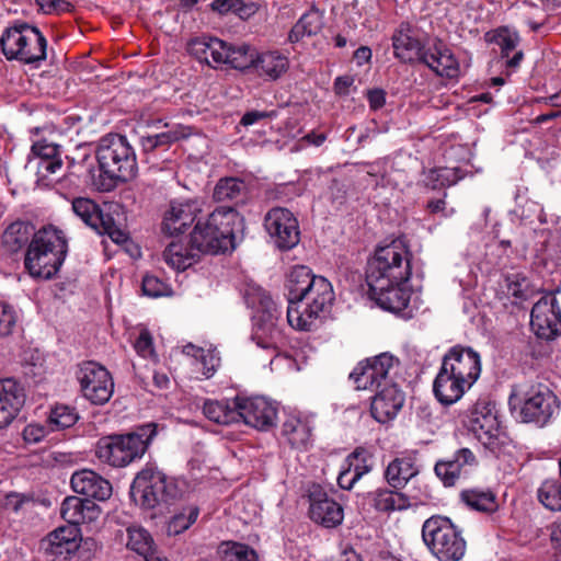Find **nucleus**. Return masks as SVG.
Instances as JSON below:
<instances>
[{
	"mask_svg": "<svg viewBox=\"0 0 561 561\" xmlns=\"http://www.w3.org/2000/svg\"><path fill=\"white\" fill-rule=\"evenodd\" d=\"M244 219L233 207L216 208L208 218L198 221L191 233L193 248L198 252L217 254L233 250L243 239Z\"/></svg>",
	"mask_w": 561,
	"mask_h": 561,
	"instance_id": "1",
	"label": "nucleus"
},
{
	"mask_svg": "<svg viewBox=\"0 0 561 561\" xmlns=\"http://www.w3.org/2000/svg\"><path fill=\"white\" fill-rule=\"evenodd\" d=\"M96 159L100 165L98 178L92 184L100 192H110L118 183L127 182L137 173L136 154L125 136L107 135L100 140Z\"/></svg>",
	"mask_w": 561,
	"mask_h": 561,
	"instance_id": "2",
	"label": "nucleus"
},
{
	"mask_svg": "<svg viewBox=\"0 0 561 561\" xmlns=\"http://www.w3.org/2000/svg\"><path fill=\"white\" fill-rule=\"evenodd\" d=\"M411 256L402 239L379 245L367 264L368 287L381 290L391 284H405L411 276Z\"/></svg>",
	"mask_w": 561,
	"mask_h": 561,
	"instance_id": "3",
	"label": "nucleus"
},
{
	"mask_svg": "<svg viewBox=\"0 0 561 561\" xmlns=\"http://www.w3.org/2000/svg\"><path fill=\"white\" fill-rule=\"evenodd\" d=\"M67 241L54 227L37 231L27 247L24 265L32 277L49 279L56 275L67 254Z\"/></svg>",
	"mask_w": 561,
	"mask_h": 561,
	"instance_id": "4",
	"label": "nucleus"
},
{
	"mask_svg": "<svg viewBox=\"0 0 561 561\" xmlns=\"http://www.w3.org/2000/svg\"><path fill=\"white\" fill-rule=\"evenodd\" d=\"M157 435V424L147 423L127 434L101 437L95 446L96 457L113 467H125L141 458Z\"/></svg>",
	"mask_w": 561,
	"mask_h": 561,
	"instance_id": "5",
	"label": "nucleus"
},
{
	"mask_svg": "<svg viewBox=\"0 0 561 561\" xmlns=\"http://www.w3.org/2000/svg\"><path fill=\"white\" fill-rule=\"evenodd\" d=\"M0 47L8 60L32 65L46 59L45 36L26 22L16 21L7 27L0 37Z\"/></svg>",
	"mask_w": 561,
	"mask_h": 561,
	"instance_id": "6",
	"label": "nucleus"
},
{
	"mask_svg": "<svg viewBox=\"0 0 561 561\" xmlns=\"http://www.w3.org/2000/svg\"><path fill=\"white\" fill-rule=\"evenodd\" d=\"M308 286L309 288L304 296V302L287 307L288 324L300 331L311 330L319 314L334 300L332 285L327 278L318 276Z\"/></svg>",
	"mask_w": 561,
	"mask_h": 561,
	"instance_id": "7",
	"label": "nucleus"
},
{
	"mask_svg": "<svg viewBox=\"0 0 561 561\" xmlns=\"http://www.w3.org/2000/svg\"><path fill=\"white\" fill-rule=\"evenodd\" d=\"M422 537L439 561H459L466 552V541L448 518L433 516L425 520Z\"/></svg>",
	"mask_w": 561,
	"mask_h": 561,
	"instance_id": "8",
	"label": "nucleus"
},
{
	"mask_svg": "<svg viewBox=\"0 0 561 561\" xmlns=\"http://www.w3.org/2000/svg\"><path fill=\"white\" fill-rule=\"evenodd\" d=\"M92 540H85L82 545L81 530L76 525L60 526L50 531L41 540V550L51 561H70L77 558L79 561H90Z\"/></svg>",
	"mask_w": 561,
	"mask_h": 561,
	"instance_id": "9",
	"label": "nucleus"
},
{
	"mask_svg": "<svg viewBox=\"0 0 561 561\" xmlns=\"http://www.w3.org/2000/svg\"><path fill=\"white\" fill-rule=\"evenodd\" d=\"M520 394L519 417L524 423L542 427L558 413V398L546 385H529Z\"/></svg>",
	"mask_w": 561,
	"mask_h": 561,
	"instance_id": "10",
	"label": "nucleus"
},
{
	"mask_svg": "<svg viewBox=\"0 0 561 561\" xmlns=\"http://www.w3.org/2000/svg\"><path fill=\"white\" fill-rule=\"evenodd\" d=\"M280 311L270 295H260V306L253 318L252 339L262 348H276L283 340V332L279 325Z\"/></svg>",
	"mask_w": 561,
	"mask_h": 561,
	"instance_id": "11",
	"label": "nucleus"
},
{
	"mask_svg": "<svg viewBox=\"0 0 561 561\" xmlns=\"http://www.w3.org/2000/svg\"><path fill=\"white\" fill-rule=\"evenodd\" d=\"M77 379L83 396L93 404L106 403L114 391V382L107 369L95 362L79 365Z\"/></svg>",
	"mask_w": 561,
	"mask_h": 561,
	"instance_id": "12",
	"label": "nucleus"
},
{
	"mask_svg": "<svg viewBox=\"0 0 561 561\" xmlns=\"http://www.w3.org/2000/svg\"><path fill=\"white\" fill-rule=\"evenodd\" d=\"M73 213L90 228L100 234H107L115 243L127 240V233L110 213H104L98 204L85 197H77L72 201Z\"/></svg>",
	"mask_w": 561,
	"mask_h": 561,
	"instance_id": "13",
	"label": "nucleus"
},
{
	"mask_svg": "<svg viewBox=\"0 0 561 561\" xmlns=\"http://www.w3.org/2000/svg\"><path fill=\"white\" fill-rule=\"evenodd\" d=\"M494 408L486 398H479L461 413L462 423L484 445L490 444L499 434L500 424Z\"/></svg>",
	"mask_w": 561,
	"mask_h": 561,
	"instance_id": "14",
	"label": "nucleus"
},
{
	"mask_svg": "<svg viewBox=\"0 0 561 561\" xmlns=\"http://www.w3.org/2000/svg\"><path fill=\"white\" fill-rule=\"evenodd\" d=\"M393 363L392 355L382 353L359 363L351 373L350 378L354 380L357 389L378 390L385 386L394 385L389 378Z\"/></svg>",
	"mask_w": 561,
	"mask_h": 561,
	"instance_id": "15",
	"label": "nucleus"
},
{
	"mask_svg": "<svg viewBox=\"0 0 561 561\" xmlns=\"http://www.w3.org/2000/svg\"><path fill=\"white\" fill-rule=\"evenodd\" d=\"M264 227L280 250H290L300 240L298 220L287 208L274 207L264 218Z\"/></svg>",
	"mask_w": 561,
	"mask_h": 561,
	"instance_id": "16",
	"label": "nucleus"
},
{
	"mask_svg": "<svg viewBox=\"0 0 561 561\" xmlns=\"http://www.w3.org/2000/svg\"><path fill=\"white\" fill-rule=\"evenodd\" d=\"M530 327L543 340H552L561 334V309L554 295L543 296L533 306Z\"/></svg>",
	"mask_w": 561,
	"mask_h": 561,
	"instance_id": "17",
	"label": "nucleus"
},
{
	"mask_svg": "<svg viewBox=\"0 0 561 561\" xmlns=\"http://www.w3.org/2000/svg\"><path fill=\"white\" fill-rule=\"evenodd\" d=\"M440 367L472 387L481 374V358L471 347L456 345L444 355Z\"/></svg>",
	"mask_w": 561,
	"mask_h": 561,
	"instance_id": "18",
	"label": "nucleus"
},
{
	"mask_svg": "<svg viewBox=\"0 0 561 561\" xmlns=\"http://www.w3.org/2000/svg\"><path fill=\"white\" fill-rule=\"evenodd\" d=\"M238 422L260 431H267L275 424L277 407L264 397L236 398Z\"/></svg>",
	"mask_w": 561,
	"mask_h": 561,
	"instance_id": "19",
	"label": "nucleus"
},
{
	"mask_svg": "<svg viewBox=\"0 0 561 561\" xmlns=\"http://www.w3.org/2000/svg\"><path fill=\"white\" fill-rule=\"evenodd\" d=\"M26 168L36 172L39 180H47L50 175L60 174L62 160L60 147L55 142L43 139L32 145Z\"/></svg>",
	"mask_w": 561,
	"mask_h": 561,
	"instance_id": "20",
	"label": "nucleus"
},
{
	"mask_svg": "<svg viewBox=\"0 0 561 561\" xmlns=\"http://www.w3.org/2000/svg\"><path fill=\"white\" fill-rule=\"evenodd\" d=\"M370 297L376 300L382 309L411 318L413 310L410 307L411 291L404 284H391L381 290L369 287Z\"/></svg>",
	"mask_w": 561,
	"mask_h": 561,
	"instance_id": "21",
	"label": "nucleus"
},
{
	"mask_svg": "<svg viewBox=\"0 0 561 561\" xmlns=\"http://www.w3.org/2000/svg\"><path fill=\"white\" fill-rule=\"evenodd\" d=\"M404 403V394L397 385L385 386L376 390L371 400V416L379 423H387L396 417Z\"/></svg>",
	"mask_w": 561,
	"mask_h": 561,
	"instance_id": "22",
	"label": "nucleus"
},
{
	"mask_svg": "<svg viewBox=\"0 0 561 561\" xmlns=\"http://www.w3.org/2000/svg\"><path fill=\"white\" fill-rule=\"evenodd\" d=\"M309 516L310 518L327 528H333L343 520L342 506L332 499L328 497V493H309Z\"/></svg>",
	"mask_w": 561,
	"mask_h": 561,
	"instance_id": "23",
	"label": "nucleus"
},
{
	"mask_svg": "<svg viewBox=\"0 0 561 561\" xmlns=\"http://www.w3.org/2000/svg\"><path fill=\"white\" fill-rule=\"evenodd\" d=\"M25 402L23 388L13 379L0 381V430L7 428Z\"/></svg>",
	"mask_w": 561,
	"mask_h": 561,
	"instance_id": "24",
	"label": "nucleus"
},
{
	"mask_svg": "<svg viewBox=\"0 0 561 561\" xmlns=\"http://www.w3.org/2000/svg\"><path fill=\"white\" fill-rule=\"evenodd\" d=\"M226 42L211 36H199L192 38L187 43V51L199 62H204L213 68L222 65L224 53H226Z\"/></svg>",
	"mask_w": 561,
	"mask_h": 561,
	"instance_id": "25",
	"label": "nucleus"
},
{
	"mask_svg": "<svg viewBox=\"0 0 561 561\" xmlns=\"http://www.w3.org/2000/svg\"><path fill=\"white\" fill-rule=\"evenodd\" d=\"M476 463L477 459L473 453L469 448H460L455 453L453 459L437 461L434 471L445 488H451L461 476L465 466Z\"/></svg>",
	"mask_w": 561,
	"mask_h": 561,
	"instance_id": "26",
	"label": "nucleus"
},
{
	"mask_svg": "<svg viewBox=\"0 0 561 561\" xmlns=\"http://www.w3.org/2000/svg\"><path fill=\"white\" fill-rule=\"evenodd\" d=\"M484 39L489 44H495L501 49V57L506 59V67L515 69L518 68L524 59L523 50H516L514 56L510 58V54L516 49L520 42L517 32L511 31L508 27H499L496 30L486 32Z\"/></svg>",
	"mask_w": 561,
	"mask_h": 561,
	"instance_id": "27",
	"label": "nucleus"
},
{
	"mask_svg": "<svg viewBox=\"0 0 561 561\" xmlns=\"http://www.w3.org/2000/svg\"><path fill=\"white\" fill-rule=\"evenodd\" d=\"M458 377L451 376L448 368L440 367L433 383V392L436 399L444 405H451L459 401L466 390L470 389Z\"/></svg>",
	"mask_w": 561,
	"mask_h": 561,
	"instance_id": "28",
	"label": "nucleus"
},
{
	"mask_svg": "<svg viewBox=\"0 0 561 561\" xmlns=\"http://www.w3.org/2000/svg\"><path fill=\"white\" fill-rule=\"evenodd\" d=\"M35 226L27 220L11 222L1 236V248L5 253L14 254L30 245L36 238Z\"/></svg>",
	"mask_w": 561,
	"mask_h": 561,
	"instance_id": "29",
	"label": "nucleus"
},
{
	"mask_svg": "<svg viewBox=\"0 0 561 561\" xmlns=\"http://www.w3.org/2000/svg\"><path fill=\"white\" fill-rule=\"evenodd\" d=\"M196 211L197 207L195 203L172 202L162 221L163 232L169 236L182 233L187 227H190L194 222Z\"/></svg>",
	"mask_w": 561,
	"mask_h": 561,
	"instance_id": "30",
	"label": "nucleus"
},
{
	"mask_svg": "<svg viewBox=\"0 0 561 561\" xmlns=\"http://www.w3.org/2000/svg\"><path fill=\"white\" fill-rule=\"evenodd\" d=\"M422 62L442 77L451 78L458 71L455 57L440 41L426 49Z\"/></svg>",
	"mask_w": 561,
	"mask_h": 561,
	"instance_id": "31",
	"label": "nucleus"
},
{
	"mask_svg": "<svg viewBox=\"0 0 561 561\" xmlns=\"http://www.w3.org/2000/svg\"><path fill=\"white\" fill-rule=\"evenodd\" d=\"M317 277L307 266H294L288 273L286 280L288 306L304 302V296L309 288L308 284L313 283Z\"/></svg>",
	"mask_w": 561,
	"mask_h": 561,
	"instance_id": "32",
	"label": "nucleus"
},
{
	"mask_svg": "<svg viewBox=\"0 0 561 561\" xmlns=\"http://www.w3.org/2000/svg\"><path fill=\"white\" fill-rule=\"evenodd\" d=\"M393 53L403 62L423 61L426 53L420 41L410 36L403 30L397 31L392 36Z\"/></svg>",
	"mask_w": 561,
	"mask_h": 561,
	"instance_id": "33",
	"label": "nucleus"
},
{
	"mask_svg": "<svg viewBox=\"0 0 561 561\" xmlns=\"http://www.w3.org/2000/svg\"><path fill=\"white\" fill-rule=\"evenodd\" d=\"M127 533V547L144 557L145 561H169L157 551L153 539L146 529L129 527Z\"/></svg>",
	"mask_w": 561,
	"mask_h": 561,
	"instance_id": "34",
	"label": "nucleus"
},
{
	"mask_svg": "<svg viewBox=\"0 0 561 561\" xmlns=\"http://www.w3.org/2000/svg\"><path fill=\"white\" fill-rule=\"evenodd\" d=\"M312 428L308 421L289 416L282 425V436L294 448L306 449L311 443Z\"/></svg>",
	"mask_w": 561,
	"mask_h": 561,
	"instance_id": "35",
	"label": "nucleus"
},
{
	"mask_svg": "<svg viewBox=\"0 0 561 561\" xmlns=\"http://www.w3.org/2000/svg\"><path fill=\"white\" fill-rule=\"evenodd\" d=\"M190 244L191 247L187 248L181 242H171L163 251L165 263L178 271H184L192 266L198 261L201 252L193 248L191 241Z\"/></svg>",
	"mask_w": 561,
	"mask_h": 561,
	"instance_id": "36",
	"label": "nucleus"
},
{
	"mask_svg": "<svg viewBox=\"0 0 561 561\" xmlns=\"http://www.w3.org/2000/svg\"><path fill=\"white\" fill-rule=\"evenodd\" d=\"M226 53H224L222 65H228L233 69L247 71L253 68L256 60V49L249 44L232 45L226 42Z\"/></svg>",
	"mask_w": 561,
	"mask_h": 561,
	"instance_id": "37",
	"label": "nucleus"
},
{
	"mask_svg": "<svg viewBox=\"0 0 561 561\" xmlns=\"http://www.w3.org/2000/svg\"><path fill=\"white\" fill-rule=\"evenodd\" d=\"M167 476L152 465H147L135 477L130 491H168Z\"/></svg>",
	"mask_w": 561,
	"mask_h": 561,
	"instance_id": "38",
	"label": "nucleus"
},
{
	"mask_svg": "<svg viewBox=\"0 0 561 561\" xmlns=\"http://www.w3.org/2000/svg\"><path fill=\"white\" fill-rule=\"evenodd\" d=\"M260 76H266L272 80L278 79L288 69V59L277 51H267L259 55L253 66Z\"/></svg>",
	"mask_w": 561,
	"mask_h": 561,
	"instance_id": "39",
	"label": "nucleus"
},
{
	"mask_svg": "<svg viewBox=\"0 0 561 561\" xmlns=\"http://www.w3.org/2000/svg\"><path fill=\"white\" fill-rule=\"evenodd\" d=\"M323 27V16L319 10L311 9L304 13L289 32L291 43L299 42L304 36L317 35Z\"/></svg>",
	"mask_w": 561,
	"mask_h": 561,
	"instance_id": "40",
	"label": "nucleus"
},
{
	"mask_svg": "<svg viewBox=\"0 0 561 561\" xmlns=\"http://www.w3.org/2000/svg\"><path fill=\"white\" fill-rule=\"evenodd\" d=\"M188 136L187 128L182 125H175L167 131L154 135L142 136L140 146L145 152H151L159 148H168L172 144Z\"/></svg>",
	"mask_w": 561,
	"mask_h": 561,
	"instance_id": "41",
	"label": "nucleus"
},
{
	"mask_svg": "<svg viewBox=\"0 0 561 561\" xmlns=\"http://www.w3.org/2000/svg\"><path fill=\"white\" fill-rule=\"evenodd\" d=\"M461 499L470 508L492 514L505 502L506 493H461Z\"/></svg>",
	"mask_w": 561,
	"mask_h": 561,
	"instance_id": "42",
	"label": "nucleus"
},
{
	"mask_svg": "<svg viewBox=\"0 0 561 561\" xmlns=\"http://www.w3.org/2000/svg\"><path fill=\"white\" fill-rule=\"evenodd\" d=\"M416 473L417 470L409 459H394L388 465L385 477L390 486L401 489L404 488Z\"/></svg>",
	"mask_w": 561,
	"mask_h": 561,
	"instance_id": "43",
	"label": "nucleus"
},
{
	"mask_svg": "<svg viewBox=\"0 0 561 561\" xmlns=\"http://www.w3.org/2000/svg\"><path fill=\"white\" fill-rule=\"evenodd\" d=\"M461 178L458 169L437 168L424 171L421 183L426 188L439 190L455 185Z\"/></svg>",
	"mask_w": 561,
	"mask_h": 561,
	"instance_id": "44",
	"label": "nucleus"
},
{
	"mask_svg": "<svg viewBox=\"0 0 561 561\" xmlns=\"http://www.w3.org/2000/svg\"><path fill=\"white\" fill-rule=\"evenodd\" d=\"M70 484L72 491H112V484L107 480L88 469L75 472Z\"/></svg>",
	"mask_w": 561,
	"mask_h": 561,
	"instance_id": "45",
	"label": "nucleus"
},
{
	"mask_svg": "<svg viewBox=\"0 0 561 561\" xmlns=\"http://www.w3.org/2000/svg\"><path fill=\"white\" fill-rule=\"evenodd\" d=\"M247 195V185L238 178H222L214 188V198L217 202L239 201Z\"/></svg>",
	"mask_w": 561,
	"mask_h": 561,
	"instance_id": "46",
	"label": "nucleus"
},
{
	"mask_svg": "<svg viewBox=\"0 0 561 561\" xmlns=\"http://www.w3.org/2000/svg\"><path fill=\"white\" fill-rule=\"evenodd\" d=\"M417 502L405 493H376L374 506L377 511L391 513L416 506Z\"/></svg>",
	"mask_w": 561,
	"mask_h": 561,
	"instance_id": "47",
	"label": "nucleus"
},
{
	"mask_svg": "<svg viewBox=\"0 0 561 561\" xmlns=\"http://www.w3.org/2000/svg\"><path fill=\"white\" fill-rule=\"evenodd\" d=\"M203 412L208 420L218 424L229 425L238 422L236 400L233 401V407L225 402L206 401L203 407Z\"/></svg>",
	"mask_w": 561,
	"mask_h": 561,
	"instance_id": "48",
	"label": "nucleus"
},
{
	"mask_svg": "<svg viewBox=\"0 0 561 561\" xmlns=\"http://www.w3.org/2000/svg\"><path fill=\"white\" fill-rule=\"evenodd\" d=\"M199 507L197 505H187L181 512L171 517L167 525L169 536H176L187 530L197 519Z\"/></svg>",
	"mask_w": 561,
	"mask_h": 561,
	"instance_id": "49",
	"label": "nucleus"
},
{
	"mask_svg": "<svg viewBox=\"0 0 561 561\" xmlns=\"http://www.w3.org/2000/svg\"><path fill=\"white\" fill-rule=\"evenodd\" d=\"M79 416L75 409L59 404L51 409L48 417V427L51 432L61 431L73 426Z\"/></svg>",
	"mask_w": 561,
	"mask_h": 561,
	"instance_id": "50",
	"label": "nucleus"
},
{
	"mask_svg": "<svg viewBox=\"0 0 561 561\" xmlns=\"http://www.w3.org/2000/svg\"><path fill=\"white\" fill-rule=\"evenodd\" d=\"M504 283L507 294L515 298V304L527 300L533 293L529 280L519 273L505 275Z\"/></svg>",
	"mask_w": 561,
	"mask_h": 561,
	"instance_id": "51",
	"label": "nucleus"
},
{
	"mask_svg": "<svg viewBox=\"0 0 561 561\" xmlns=\"http://www.w3.org/2000/svg\"><path fill=\"white\" fill-rule=\"evenodd\" d=\"M83 500L76 495L67 496L61 505V516L68 522V525H76L84 523L82 513Z\"/></svg>",
	"mask_w": 561,
	"mask_h": 561,
	"instance_id": "52",
	"label": "nucleus"
},
{
	"mask_svg": "<svg viewBox=\"0 0 561 561\" xmlns=\"http://www.w3.org/2000/svg\"><path fill=\"white\" fill-rule=\"evenodd\" d=\"M210 7L213 11L219 14L234 13L241 19H245L253 13L252 5L245 4L243 0H214Z\"/></svg>",
	"mask_w": 561,
	"mask_h": 561,
	"instance_id": "53",
	"label": "nucleus"
},
{
	"mask_svg": "<svg viewBox=\"0 0 561 561\" xmlns=\"http://www.w3.org/2000/svg\"><path fill=\"white\" fill-rule=\"evenodd\" d=\"M142 293L144 295L152 298L161 297L168 294V285L153 275H146L142 278Z\"/></svg>",
	"mask_w": 561,
	"mask_h": 561,
	"instance_id": "54",
	"label": "nucleus"
},
{
	"mask_svg": "<svg viewBox=\"0 0 561 561\" xmlns=\"http://www.w3.org/2000/svg\"><path fill=\"white\" fill-rule=\"evenodd\" d=\"M16 323V312L12 306L0 302V336L12 333Z\"/></svg>",
	"mask_w": 561,
	"mask_h": 561,
	"instance_id": "55",
	"label": "nucleus"
},
{
	"mask_svg": "<svg viewBox=\"0 0 561 561\" xmlns=\"http://www.w3.org/2000/svg\"><path fill=\"white\" fill-rule=\"evenodd\" d=\"M111 494L112 493H93V499H89V497L82 499L83 500L82 513L84 516V523L93 522L100 515V508L95 504V500L106 501L110 499Z\"/></svg>",
	"mask_w": 561,
	"mask_h": 561,
	"instance_id": "56",
	"label": "nucleus"
},
{
	"mask_svg": "<svg viewBox=\"0 0 561 561\" xmlns=\"http://www.w3.org/2000/svg\"><path fill=\"white\" fill-rule=\"evenodd\" d=\"M227 561H257V556L253 549L245 545L236 543L227 553Z\"/></svg>",
	"mask_w": 561,
	"mask_h": 561,
	"instance_id": "57",
	"label": "nucleus"
},
{
	"mask_svg": "<svg viewBox=\"0 0 561 561\" xmlns=\"http://www.w3.org/2000/svg\"><path fill=\"white\" fill-rule=\"evenodd\" d=\"M49 431L48 424L31 423L24 427L22 435L25 443L36 444L39 443Z\"/></svg>",
	"mask_w": 561,
	"mask_h": 561,
	"instance_id": "58",
	"label": "nucleus"
},
{
	"mask_svg": "<svg viewBox=\"0 0 561 561\" xmlns=\"http://www.w3.org/2000/svg\"><path fill=\"white\" fill-rule=\"evenodd\" d=\"M369 455L366 449L358 447L356 448L345 460L346 467L353 472H356V465L363 470V474L369 471L367 459Z\"/></svg>",
	"mask_w": 561,
	"mask_h": 561,
	"instance_id": "59",
	"label": "nucleus"
},
{
	"mask_svg": "<svg viewBox=\"0 0 561 561\" xmlns=\"http://www.w3.org/2000/svg\"><path fill=\"white\" fill-rule=\"evenodd\" d=\"M134 347L136 352L144 358L153 355L152 337L147 330H142L135 341Z\"/></svg>",
	"mask_w": 561,
	"mask_h": 561,
	"instance_id": "60",
	"label": "nucleus"
},
{
	"mask_svg": "<svg viewBox=\"0 0 561 561\" xmlns=\"http://www.w3.org/2000/svg\"><path fill=\"white\" fill-rule=\"evenodd\" d=\"M356 465V472H353L347 467H344L337 477V483L341 489L348 491L354 486V483L363 476V470Z\"/></svg>",
	"mask_w": 561,
	"mask_h": 561,
	"instance_id": "61",
	"label": "nucleus"
},
{
	"mask_svg": "<svg viewBox=\"0 0 561 561\" xmlns=\"http://www.w3.org/2000/svg\"><path fill=\"white\" fill-rule=\"evenodd\" d=\"M28 500V496L22 495L21 493H5L0 500V507L4 511L12 510L13 512H18L22 504Z\"/></svg>",
	"mask_w": 561,
	"mask_h": 561,
	"instance_id": "62",
	"label": "nucleus"
},
{
	"mask_svg": "<svg viewBox=\"0 0 561 561\" xmlns=\"http://www.w3.org/2000/svg\"><path fill=\"white\" fill-rule=\"evenodd\" d=\"M41 9L47 13L70 11L71 4L66 0H37Z\"/></svg>",
	"mask_w": 561,
	"mask_h": 561,
	"instance_id": "63",
	"label": "nucleus"
},
{
	"mask_svg": "<svg viewBox=\"0 0 561 561\" xmlns=\"http://www.w3.org/2000/svg\"><path fill=\"white\" fill-rule=\"evenodd\" d=\"M538 500L552 512L561 511V493H538Z\"/></svg>",
	"mask_w": 561,
	"mask_h": 561,
	"instance_id": "64",
	"label": "nucleus"
}]
</instances>
